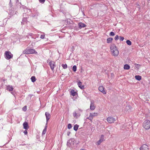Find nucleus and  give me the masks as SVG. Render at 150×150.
<instances>
[{
    "label": "nucleus",
    "mask_w": 150,
    "mask_h": 150,
    "mask_svg": "<svg viewBox=\"0 0 150 150\" xmlns=\"http://www.w3.org/2000/svg\"><path fill=\"white\" fill-rule=\"evenodd\" d=\"M98 89L99 91L102 92L103 93L105 94L106 93V92L104 91V88L103 86H100Z\"/></svg>",
    "instance_id": "nucleus-10"
},
{
    "label": "nucleus",
    "mask_w": 150,
    "mask_h": 150,
    "mask_svg": "<svg viewBox=\"0 0 150 150\" xmlns=\"http://www.w3.org/2000/svg\"><path fill=\"white\" fill-rule=\"evenodd\" d=\"M79 127V126L77 124L75 125L74 127V129L75 131H77Z\"/></svg>",
    "instance_id": "nucleus-23"
},
{
    "label": "nucleus",
    "mask_w": 150,
    "mask_h": 150,
    "mask_svg": "<svg viewBox=\"0 0 150 150\" xmlns=\"http://www.w3.org/2000/svg\"><path fill=\"white\" fill-rule=\"evenodd\" d=\"M5 57L7 59H9L13 57V55L9 51H6L5 53Z\"/></svg>",
    "instance_id": "nucleus-4"
},
{
    "label": "nucleus",
    "mask_w": 150,
    "mask_h": 150,
    "mask_svg": "<svg viewBox=\"0 0 150 150\" xmlns=\"http://www.w3.org/2000/svg\"><path fill=\"white\" fill-rule=\"evenodd\" d=\"M80 150H84L83 149H81Z\"/></svg>",
    "instance_id": "nucleus-44"
},
{
    "label": "nucleus",
    "mask_w": 150,
    "mask_h": 150,
    "mask_svg": "<svg viewBox=\"0 0 150 150\" xmlns=\"http://www.w3.org/2000/svg\"><path fill=\"white\" fill-rule=\"evenodd\" d=\"M73 116L74 117L76 118H77L79 117L77 116V112L76 111H75L73 113Z\"/></svg>",
    "instance_id": "nucleus-16"
},
{
    "label": "nucleus",
    "mask_w": 150,
    "mask_h": 150,
    "mask_svg": "<svg viewBox=\"0 0 150 150\" xmlns=\"http://www.w3.org/2000/svg\"><path fill=\"white\" fill-rule=\"evenodd\" d=\"M119 39V36L118 35H116L115 38V40H118Z\"/></svg>",
    "instance_id": "nucleus-35"
},
{
    "label": "nucleus",
    "mask_w": 150,
    "mask_h": 150,
    "mask_svg": "<svg viewBox=\"0 0 150 150\" xmlns=\"http://www.w3.org/2000/svg\"><path fill=\"white\" fill-rule=\"evenodd\" d=\"M62 67H63V69H66L67 67V64H62Z\"/></svg>",
    "instance_id": "nucleus-30"
},
{
    "label": "nucleus",
    "mask_w": 150,
    "mask_h": 150,
    "mask_svg": "<svg viewBox=\"0 0 150 150\" xmlns=\"http://www.w3.org/2000/svg\"><path fill=\"white\" fill-rule=\"evenodd\" d=\"M148 146L145 144H144L140 148V150H148Z\"/></svg>",
    "instance_id": "nucleus-8"
},
{
    "label": "nucleus",
    "mask_w": 150,
    "mask_h": 150,
    "mask_svg": "<svg viewBox=\"0 0 150 150\" xmlns=\"http://www.w3.org/2000/svg\"><path fill=\"white\" fill-rule=\"evenodd\" d=\"M76 112L77 116L79 117L81 115V114L80 113V112H81L82 110L79 109L78 110L76 111Z\"/></svg>",
    "instance_id": "nucleus-24"
},
{
    "label": "nucleus",
    "mask_w": 150,
    "mask_h": 150,
    "mask_svg": "<svg viewBox=\"0 0 150 150\" xmlns=\"http://www.w3.org/2000/svg\"><path fill=\"white\" fill-rule=\"evenodd\" d=\"M55 62H54L51 61L49 62V65L51 69L52 70H53L54 69L55 66Z\"/></svg>",
    "instance_id": "nucleus-7"
},
{
    "label": "nucleus",
    "mask_w": 150,
    "mask_h": 150,
    "mask_svg": "<svg viewBox=\"0 0 150 150\" xmlns=\"http://www.w3.org/2000/svg\"><path fill=\"white\" fill-rule=\"evenodd\" d=\"M126 43L127 44L129 45H131L132 44L131 41L129 40H127Z\"/></svg>",
    "instance_id": "nucleus-28"
},
{
    "label": "nucleus",
    "mask_w": 150,
    "mask_h": 150,
    "mask_svg": "<svg viewBox=\"0 0 150 150\" xmlns=\"http://www.w3.org/2000/svg\"><path fill=\"white\" fill-rule=\"evenodd\" d=\"M9 4L10 5V6L11 5V0H10V3H9Z\"/></svg>",
    "instance_id": "nucleus-42"
},
{
    "label": "nucleus",
    "mask_w": 150,
    "mask_h": 150,
    "mask_svg": "<svg viewBox=\"0 0 150 150\" xmlns=\"http://www.w3.org/2000/svg\"><path fill=\"white\" fill-rule=\"evenodd\" d=\"M76 65H74L73 67L72 70L74 71H75L76 70Z\"/></svg>",
    "instance_id": "nucleus-29"
},
{
    "label": "nucleus",
    "mask_w": 150,
    "mask_h": 150,
    "mask_svg": "<svg viewBox=\"0 0 150 150\" xmlns=\"http://www.w3.org/2000/svg\"><path fill=\"white\" fill-rule=\"evenodd\" d=\"M70 132H67V135L68 136H69V134H70Z\"/></svg>",
    "instance_id": "nucleus-41"
},
{
    "label": "nucleus",
    "mask_w": 150,
    "mask_h": 150,
    "mask_svg": "<svg viewBox=\"0 0 150 150\" xmlns=\"http://www.w3.org/2000/svg\"><path fill=\"white\" fill-rule=\"evenodd\" d=\"M135 79L138 81H140L142 79V77L141 76L139 75H136L135 77Z\"/></svg>",
    "instance_id": "nucleus-20"
},
{
    "label": "nucleus",
    "mask_w": 150,
    "mask_h": 150,
    "mask_svg": "<svg viewBox=\"0 0 150 150\" xmlns=\"http://www.w3.org/2000/svg\"><path fill=\"white\" fill-rule=\"evenodd\" d=\"M110 48L112 55L115 57L117 56L119 52L117 47L114 44L111 45Z\"/></svg>",
    "instance_id": "nucleus-1"
},
{
    "label": "nucleus",
    "mask_w": 150,
    "mask_h": 150,
    "mask_svg": "<svg viewBox=\"0 0 150 150\" xmlns=\"http://www.w3.org/2000/svg\"><path fill=\"white\" fill-rule=\"evenodd\" d=\"M110 36H113L115 35L114 33L113 32H111L110 34Z\"/></svg>",
    "instance_id": "nucleus-34"
},
{
    "label": "nucleus",
    "mask_w": 150,
    "mask_h": 150,
    "mask_svg": "<svg viewBox=\"0 0 150 150\" xmlns=\"http://www.w3.org/2000/svg\"><path fill=\"white\" fill-rule=\"evenodd\" d=\"M23 53L25 54H37V52L35 49L26 48L23 51Z\"/></svg>",
    "instance_id": "nucleus-2"
},
{
    "label": "nucleus",
    "mask_w": 150,
    "mask_h": 150,
    "mask_svg": "<svg viewBox=\"0 0 150 150\" xmlns=\"http://www.w3.org/2000/svg\"><path fill=\"white\" fill-rule=\"evenodd\" d=\"M23 125L24 128L25 129H27L29 128L28 123L26 122H24L23 124Z\"/></svg>",
    "instance_id": "nucleus-11"
},
{
    "label": "nucleus",
    "mask_w": 150,
    "mask_h": 150,
    "mask_svg": "<svg viewBox=\"0 0 150 150\" xmlns=\"http://www.w3.org/2000/svg\"><path fill=\"white\" fill-rule=\"evenodd\" d=\"M74 144V141L73 139H70L67 141V146H72Z\"/></svg>",
    "instance_id": "nucleus-6"
},
{
    "label": "nucleus",
    "mask_w": 150,
    "mask_h": 150,
    "mask_svg": "<svg viewBox=\"0 0 150 150\" xmlns=\"http://www.w3.org/2000/svg\"><path fill=\"white\" fill-rule=\"evenodd\" d=\"M7 89L9 91H11L13 90V88L11 86H8L7 87Z\"/></svg>",
    "instance_id": "nucleus-19"
},
{
    "label": "nucleus",
    "mask_w": 150,
    "mask_h": 150,
    "mask_svg": "<svg viewBox=\"0 0 150 150\" xmlns=\"http://www.w3.org/2000/svg\"><path fill=\"white\" fill-rule=\"evenodd\" d=\"M90 108L92 110H94L95 108V106H94L93 103L92 102H91Z\"/></svg>",
    "instance_id": "nucleus-18"
},
{
    "label": "nucleus",
    "mask_w": 150,
    "mask_h": 150,
    "mask_svg": "<svg viewBox=\"0 0 150 150\" xmlns=\"http://www.w3.org/2000/svg\"><path fill=\"white\" fill-rule=\"evenodd\" d=\"M79 28L81 29L82 28L85 27L86 26V25L80 22L79 23Z\"/></svg>",
    "instance_id": "nucleus-13"
},
{
    "label": "nucleus",
    "mask_w": 150,
    "mask_h": 150,
    "mask_svg": "<svg viewBox=\"0 0 150 150\" xmlns=\"http://www.w3.org/2000/svg\"><path fill=\"white\" fill-rule=\"evenodd\" d=\"M39 2L42 4L44 3L45 1V0H39Z\"/></svg>",
    "instance_id": "nucleus-38"
},
{
    "label": "nucleus",
    "mask_w": 150,
    "mask_h": 150,
    "mask_svg": "<svg viewBox=\"0 0 150 150\" xmlns=\"http://www.w3.org/2000/svg\"><path fill=\"white\" fill-rule=\"evenodd\" d=\"M87 119H89V120H90L91 121H92V118L90 116V115L88 117H87Z\"/></svg>",
    "instance_id": "nucleus-36"
},
{
    "label": "nucleus",
    "mask_w": 150,
    "mask_h": 150,
    "mask_svg": "<svg viewBox=\"0 0 150 150\" xmlns=\"http://www.w3.org/2000/svg\"><path fill=\"white\" fill-rule=\"evenodd\" d=\"M82 83L81 81H79L78 82V85L79 88L81 89H83L84 88V86H81Z\"/></svg>",
    "instance_id": "nucleus-15"
},
{
    "label": "nucleus",
    "mask_w": 150,
    "mask_h": 150,
    "mask_svg": "<svg viewBox=\"0 0 150 150\" xmlns=\"http://www.w3.org/2000/svg\"><path fill=\"white\" fill-rule=\"evenodd\" d=\"M108 122L110 123H113L115 120V119L112 117H110L107 118Z\"/></svg>",
    "instance_id": "nucleus-5"
},
{
    "label": "nucleus",
    "mask_w": 150,
    "mask_h": 150,
    "mask_svg": "<svg viewBox=\"0 0 150 150\" xmlns=\"http://www.w3.org/2000/svg\"><path fill=\"white\" fill-rule=\"evenodd\" d=\"M45 35H41L40 37V38L42 39H43L45 38Z\"/></svg>",
    "instance_id": "nucleus-39"
},
{
    "label": "nucleus",
    "mask_w": 150,
    "mask_h": 150,
    "mask_svg": "<svg viewBox=\"0 0 150 150\" xmlns=\"http://www.w3.org/2000/svg\"><path fill=\"white\" fill-rule=\"evenodd\" d=\"M113 40L112 38H108L107 40V42L108 43H110L112 42Z\"/></svg>",
    "instance_id": "nucleus-21"
},
{
    "label": "nucleus",
    "mask_w": 150,
    "mask_h": 150,
    "mask_svg": "<svg viewBox=\"0 0 150 150\" xmlns=\"http://www.w3.org/2000/svg\"><path fill=\"white\" fill-rule=\"evenodd\" d=\"M67 127L68 129H70L72 127V125L71 124H69L67 126Z\"/></svg>",
    "instance_id": "nucleus-32"
},
{
    "label": "nucleus",
    "mask_w": 150,
    "mask_h": 150,
    "mask_svg": "<svg viewBox=\"0 0 150 150\" xmlns=\"http://www.w3.org/2000/svg\"><path fill=\"white\" fill-rule=\"evenodd\" d=\"M23 111H25L27 110V106H25L23 108Z\"/></svg>",
    "instance_id": "nucleus-33"
},
{
    "label": "nucleus",
    "mask_w": 150,
    "mask_h": 150,
    "mask_svg": "<svg viewBox=\"0 0 150 150\" xmlns=\"http://www.w3.org/2000/svg\"><path fill=\"white\" fill-rule=\"evenodd\" d=\"M130 68V67L129 65L127 64H126L124 65V68L125 69L128 70Z\"/></svg>",
    "instance_id": "nucleus-17"
},
{
    "label": "nucleus",
    "mask_w": 150,
    "mask_h": 150,
    "mask_svg": "<svg viewBox=\"0 0 150 150\" xmlns=\"http://www.w3.org/2000/svg\"><path fill=\"white\" fill-rule=\"evenodd\" d=\"M134 65L136 67V69H138L140 67V65L139 64L135 63L134 64Z\"/></svg>",
    "instance_id": "nucleus-27"
},
{
    "label": "nucleus",
    "mask_w": 150,
    "mask_h": 150,
    "mask_svg": "<svg viewBox=\"0 0 150 150\" xmlns=\"http://www.w3.org/2000/svg\"><path fill=\"white\" fill-rule=\"evenodd\" d=\"M31 79L32 81L33 82H35L36 80V79L34 76H32L31 78Z\"/></svg>",
    "instance_id": "nucleus-26"
},
{
    "label": "nucleus",
    "mask_w": 150,
    "mask_h": 150,
    "mask_svg": "<svg viewBox=\"0 0 150 150\" xmlns=\"http://www.w3.org/2000/svg\"><path fill=\"white\" fill-rule=\"evenodd\" d=\"M49 62V60L47 61V62L48 63Z\"/></svg>",
    "instance_id": "nucleus-43"
},
{
    "label": "nucleus",
    "mask_w": 150,
    "mask_h": 150,
    "mask_svg": "<svg viewBox=\"0 0 150 150\" xmlns=\"http://www.w3.org/2000/svg\"><path fill=\"white\" fill-rule=\"evenodd\" d=\"M45 115L46 118L47 123L46 125H47L48 121L50 118V115L49 113L47 112H46L45 113Z\"/></svg>",
    "instance_id": "nucleus-9"
},
{
    "label": "nucleus",
    "mask_w": 150,
    "mask_h": 150,
    "mask_svg": "<svg viewBox=\"0 0 150 150\" xmlns=\"http://www.w3.org/2000/svg\"><path fill=\"white\" fill-rule=\"evenodd\" d=\"M71 95L74 96L76 93V92H75L74 90H72L71 91Z\"/></svg>",
    "instance_id": "nucleus-22"
},
{
    "label": "nucleus",
    "mask_w": 150,
    "mask_h": 150,
    "mask_svg": "<svg viewBox=\"0 0 150 150\" xmlns=\"http://www.w3.org/2000/svg\"><path fill=\"white\" fill-rule=\"evenodd\" d=\"M103 137V135L101 136V138L97 142V145H99L100 144L101 142L103 141V139L102 138V137Z\"/></svg>",
    "instance_id": "nucleus-14"
},
{
    "label": "nucleus",
    "mask_w": 150,
    "mask_h": 150,
    "mask_svg": "<svg viewBox=\"0 0 150 150\" xmlns=\"http://www.w3.org/2000/svg\"><path fill=\"white\" fill-rule=\"evenodd\" d=\"M124 39V37H122V36H120V40L121 41H123Z\"/></svg>",
    "instance_id": "nucleus-37"
},
{
    "label": "nucleus",
    "mask_w": 150,
    "mask_h": 150,
    "mask_svg": "<svg viewBox=\"0 0 150 150\" xmlns=\"http://www.w3.org/2000/svg\"><path fill=\"white\" fill-rule=\"evenodd\" d=\"M24 133V134L25 135L27 134V133H28V132L26 130H25L24 132H23Z\"/></svg>",
    "instance_id": "nucleus-40"
},
{
    "label": "nucleus",
    "mask_w": 150,
    "mask_h": 150,
    "mask_svg": "<svg viewBox=\"0 0 150 150\" xmlns=\"http://www.w3.org/2000/svg\"><path fill=\"white\" fill-rule=\"evenodd\" d=\"M143 126L145 129H149L150 128V121L149 120L145 121L144 122Z\"/></svg>",
    "instance_id": "nucleus-3"
},
{
    "label": "nucleus",
    "mask_w": 150,
    "mask_h": 150,
    "mask_svg": "<svg viewBox=\"0 0 150 150\" xmlns=\"http://www.w3.org/2000/svg\"><path fill=\"white\" fill-rule=\"evenodd\" d=\"M27 21V19L26 18H23V22H21V24H23L24 23H23V22H26Z\"/></svg>",
    "instance_id": "nucleus-31"
},
{
    "label": "nucleus",
    "mask_w": 150,
    "mask_h": 150,
    "mask_svg": "<svg viewBox=\"0 0 150 150\" xmlns=\"http://www.w3.org/2000/svg\"><path fill=\"white\" fill-rule=\"evenodd\" d=\"M47 129V126L46 125L45 126V128L43 130V131L42 132V134H45L46 132Z\"/></svg>",
    "instance_id": "nucleus-25"
},
{
    "label": "nucleus",
    "mask_w": 150,
    "mask_h": 150,
    "mask_svg": "<svg viewBox=\"0 0 150 150\" xmlns=\"http://www.w3.org/2000/svg\"><path fill=\"white\" fill-rule=\"evenodd\" d=\"M90 116L92 118V119L94 117L97 116L98 114L97 113H91L90 114Z\"/></svg>",
    "instance_id": "nucleus-12"
}]
</instances>
